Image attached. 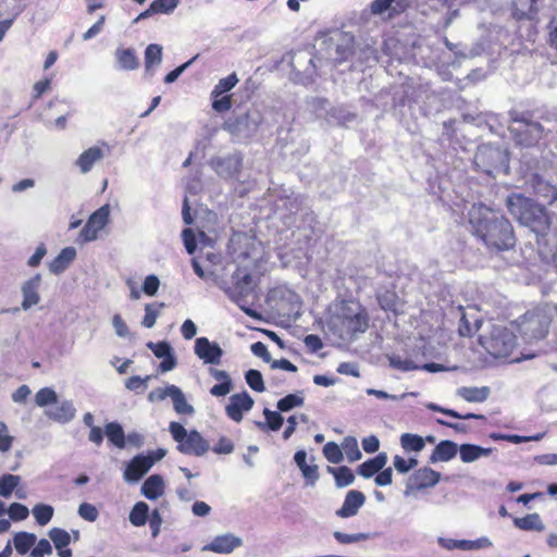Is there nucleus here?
<instances>
[{
	"label": "nucleus",
	"mask_w": 557,
	"mask_h": 557,
	"mask_svg": "<svg viewBox=\"0 0 557 557\" xmlns=\"http://www.w3.org/2000/svg\"><path fill=\"white\" fill-rule=\"evenodd\" d=\"M234 450V443L226 436H221L213 445L212 451L218 455H228Z\"/></svg>",
	"instance_id": "nucleus-60"
},
{
	"label": "nucleus",
	"mask_w": 557,
	"mask_h": 557,
	"mask_svg": "<svg viewBox=\"0 0 557 557\" xmlns=\"http://www.w3.org/2000/svg\"><path fill=\"white\" fill-rule=\"evenodd\" d=\"M473 163L479 171L487 175H493L496 171L507 168L508 156L506 151L499 147L483 144L478 147Z\"/></svg>",
	"instance_id": "nucleus-7"
},
{
	"label": "nucleus",
	"mask_w": 557,
	"mask_h": 557,
	"mask_svg": "<svg viewBox=\"0 0 557 557\" xmlns=\"http://www.w3.org/2000/svg\"><path fill=\"white\" fill-rule=\"evenodd\" d=\"M272 298H277V312L292 320H297L301 314L302 302L300 297L288 288H277L272 292Z\"/></svg>",
	"instance_id": "nucleus-9"
},
{
	"label": "nucleus",
	"mask_w": 557,
	"mask_h": 557,
	"mask_svg": "<svg viewBox=\"0 0 557 557\" xmlns=\"http://www.w3.org/2000/svg\"><path fill=\"white\" fill-rule=\"evenodd\" d=\"M21 483V476L15 474H3L0 476V495L2 497H10Z\"/></svg>",
	"instance_id": "nucleus-42"
},
{
	"label": "nucleus",
	"mask_w": 557,
	"mask_h": 557,
	"mask_svg": "<svg viewBox=\"0 0 557 557\" xmlns=\"http://www.w3.org/2000/svg\"><path fill=\"white\" fill-rule=\"evenodd\" d=\"M239 82L236 73H232L228 76L221 78L211 91V98H218L223 96L225 92L233 89Z\"/></svg>",
	"instance_id": "nucleus-41"
},
{
	"label": "nucleus",
	"mask_w": 557,
	"mask_h": 557,
	"mask_svg": "<svg viewBox=\"0 0 557 557\" xmlns=\"http://www.w3.org/2000/svg\"><path fill=\"white\" fill-rule=\"evenodd\" d=\"M460 459L465 463L473 462L483 456H490L492 448H484L474 444H462L458 447Z\"/></svg>",
	"instance_id": "nucleus-30"
},
{
	"label": "nucleus",
	"mask_w": 557,
	"mask_h": 557,
	"mask_svg": "<svg viewBox=\"0 0 557 557\" xmlns=\"http://www.w3.org/2000/svg\"><path fill=\"white\" fill-rule=\"evenodd\" d=\"M491 394L488 386H462L457 389V395L468 403H483Z\"/></svg>",
	"instance_id": "nucleus-28"
},
{
	"label": "nucleus",
	"mask_w": 557,
	"mask_h": 557,
	"mask_svg": "<svg viewBox=\"0 0 557 557\" xmlns=\"http://www.w3.org/2000/svg\"><path fill=\"white\" fill-rule=\"evenodd\" d=\"M304 405V398L296 394H288L285 397L281 398L277 401V409L280 411L286 412L292 410L295 407H300Z\"/></svg>",
	"instance_id": "nucleus-49"
},
{
	"label": "nucleus",
	"mask_w": 557,
	"mask_h": 557,
	"mask_svg": "<svg viewBox=\"0 0 557 557\" xmlns=\"http://www.w3.org/2000/svg\"><path fill=\"white\" fill-rule=\"evenodd\" d=\"M456 312L458 313L459 315V320H460V323H459V326H458V334L461 336V337H470L472 336L480 327V322L479 320H474L473 323H470V321L467 319V315L463 311V307L462 306H458L456 308Z\"/></svg>",
	"instance_id": "nucleus-38"
},
{
	"label": "nucleus",
	"mask_w": 557,
	"mask_h": 557,
	"mask_svg": "<svg viewBox=\"0 0 557 557\" xmlns=\"http://www.w3.org/2000/svg\"><path fill=\"white\" fill-rule=\"evenodd\" d=\"M245 379L252 391L261 393L265 389L262 375L258 370H248L246 372Z\"/></svg>",
	"instance_id": "nucleus-50"
},
{
	"label": "nucleus",
	"mask_w": 557,
	"mask_h": 557,
	"mask_svg": "<svg viewBox=\"0 0 557 557\" xmlns=\"http://www.w3.org/2000/svg\"><path fill=\"white\" fill-rule=\"evenodd\" d=\"M110 206L103 205L97 209L88 219L85 226L79 233V239L83 243L95 240L98 236V232L101 231L109 222Z\"/></svg>",
	"instance_id": "nucleus-11"
},
{
	"label": "nucleus",
	"mask_w": 557,
	"mask_h": 557,
	"mask_svg": "<svg viewBox=\"0 0 557 557\" xmlns=\"http://www.w3.org/2000/svg\"><path fill=\"white\" fill-rule=\"evenodd\" d=\"M243 542L239 537L233 534H223L215 536L205 549L218 553V554H230L235 548L242 546Z\"/></svg>",
	"instance_id": "nucleus-19"
},
{
	"label": "nucleus",
	"mask_w": 557,
	"mask_h": 557,
	"mask_svg": "<svg viewBox=\"0 0 557 557\" xmlns=\"http://www.w3.org/2000/svg\"><path fill=\"white\" fill-rule=\"evenodd\" d=\"M75 258L76 249L74 247H65L49 263V271L54 275H59L70 267V264L74 261Z\"/></svg>",
	"instance_id": "nucleus-22"
},
{
	"label": "nucleus",
	"mask_w": 557,
	"mask_h": 557,
	"mask_svg": "<svg viewBox=\"0 0 557 557\" xmlns=\"http://www.w3.org/2000/svg\"><path fill=\"white\" fill-rule=\"evenodd\" d=\"M37 542V536L34 533L21 531L14 534L13 544L15 550L20 555L27 554Z\"/></svg>",
	"instance_id": "nucleus-35"
},
{
	"label": "nucleus",
	"mask_w": 557,
	"mask_h": 557,
	"mask_svg": "<svg viewBox=\"0 0 557 557\" xmlns=\"http://www.w3.org/2000/svg\"><path fill=\"white\" fill-rule=\"evenodd\" d=\"M260 114L257 111L247 112L226 123V128L234 134L249 135L258 128Z\"/></svg>",
	"instance_id": "nucleus-16"
},
{
	"label": "nucleus",
	"mask_w": 557,
	"mask_h": 557,
	"mask_svg": "<svg viewBox=\"0 0 557 557\" xmlns=\"http://www.w3.org/2000/svg\"><path fill=\"white\" fill-rule=\"evenodd\" d=\"M243 244L247 250L239 251L236 255V269L232 272L231 278H227L228 268L225 265L220 253L211 250L201 251V256L191 259V265L195 273L205 282L215 284L225 294L234 300L240 308H245L249 298H255L256 280L253 270L261 258L258 243L247 236H237L232 239L234 243Z\"/></svg>",
	"instance_id": "nucleus-1"
},
{
	"label": "nucleus",
	"mask_w": 557,
	"mask_h": 557,
	"mask_svg": "<svg viewBox=\"0 0 557 557\" xmlns=\"http://www.w3.org/2000/svg\"><path fill=\"white\" fill-rule=\"evenodd\" d=\"M183 242L185 248L189 255H193L197 248V243H199L201 247V251L206 246H210V240L206 237L203 232L198 234V237L194 234L190 228H185L182 233Z\"/></svg>",
	"instance_id": "nucleus-33"
},
{
	"label": "nucleus",
	"mask_w": 557,
	"mask_h": 557,
	"mask_svg": "<svg viewBox=\"0 0 557 557\" xmlns=\"http://www.w3.org/2000/svg\"><path fill=\"white\" fill-rule=\"evenodd\" d=\"M178 3L180 0H154L151 2V11L170 14L177 8Z\"/></svg>",
	"instance_id": "nucleus-55"
},
{
	"label": "nucleus",
	"mask_w": 557,
	"mask_h": 557,
	"mask_svg": "<svg viewBox=\"0 0 557 557\" xmlns=\"http://www.w3.org/2000/svg\"><path fill=\"white\" fill-rule=\"evenodd\" d=\"M537 0H515L512 16L516 20H535L539 13Z\"/></svg>",
	"instance_id": "nucleus-23"
},
{
	"label": "nucleus",
	"mask_w": 557,
	"mask_h": 557,
	"mask_svg": "<svg viewBox=\"0 0 557 557\" xmlns=\"http://www.w3.org/2000/svg\"><path fill=\"white\" fill-rule=\"evenodd\" d=\"M521 225L530 227L532 232L537 235H544L549 228V215L544 207L535 203L530 206V210L522 213V216L518 220Z\"/></svg>",
	"instance_id": "nucleus-10"
},
{
	"label": "nucleus",
	"mask_w": 557,
	"mask_h": 557,
	"mask_svg": "<svg viewBox=\"0 0 557 557\" xmlns=\"http://www.w3.org/2000/svg\"><path fill=\"white\" fill-rule=\"evenodd\" d=\"M393 465L397 472L407 473L418 466V459L413 457L405 459L404 457L396 455L393 459Z\"/></svg>",
	"instance_id": "nucleus-54"
},
{
	"label": "nucleus",
	"mask_w": 557,
	"mask_h": 557,
	"mask_svg": "<svg viewBox=\"0 0 557 557\" xmlns=\"http://www.w3.org/2000/svg\"><path fill=\"white\" fill-rule=\"evenodd\" d=\"M323 455L331 463H339L343 458V450L335 442H327L323 447Z\"/></svg>",
	"instance_id": "nucleus-47"
},
{
	"label": "nucleus",
	"mask_w": 557,
	"mask_h": 557,
	"mask_svg": "<svg viewBox=\"0 0 557 557\" xmlns=\"http://www.w3.org/2000/svg\"><path fill=\"white\" fill-rule=\"evenodd\" d=\"M8 513L13 521H22L28 517L29 510L23 504L13 503L9 506Z\"/></svg>",
	"instance_id": "nucleus-59"
},
{
	"label": "nucleus",
	"mask_w": 557,
	"mask_h": 557,
	"mask_svg": "<svg viewBox=\"0 0 557 557\" xmlns=\"http://www.w3.org/2000/svg\"><path fill=\"white\" fill-rule=\"evenodd\" d=\"M327 471L334 475L337 487H346L352 484L355 480L352 470L347 466H341L337 468L327 467Z\"/></svg>",
	"instance_id": "nucleus-37"
},
{
	"label": "nucleus",
	"mask_w": 557,
	"mask_h": 557,
	"mask_svg": "<svg viewBox=\"0 0 557 557\" xmlns=\"http://www.w3.org/2000/svg\"><path fill=\"white\" fill-rule=\"evenodd\" d=\"M242 157L234 153L225 157H215L210 160V166L223 178L234 177L242 166Z\"/></svg>",
	"instance_id": "nucleus-13"
},
{
	"label": "nucleus",
	"mask_w": 557,
	"mask_h": 557,
	"mask_svg": "<svg viewBox=\"0 0 557 557\" xmlns=\"http://www.w3.org/2000/svg\"><path fill=\"white\" fill-rule=\"evenodd\" d=\"M153 466V459L147 456H135L124 471V479L128 482H136L141 479Z\"/></svg>",
	"instance_id": "nucleus-17"
},
{
	"label": "nucleus",
	"mask_w": 557,
	"mask_h": 557,
	"mask_svg": "<svg viewBox=\"0 0 557 557\" xmlns=\"http://www.w3.org/2000/svg\"><path fill=\"white\" fill-rule=\"evenodd\" d=\"M115 58L119 62V65L121 69L126 71H133L138 67L139 62L135 54L134 49L127 48V49H116L115 51Z\"/></svg>",
	"instance_id": "nucleus-36"
},
{
	"label": "nucleus",
	"mask_w": 557,
	"mask_h": 557,
	"mask_svg": "<svg viewBox=\"0 0 557 557\" xmlns=\"http://www.w3.org/2000/svg\"><path fill=\"white\" fill-rule=\"evenodd\" d=\"M333 536L339 544H351L369 539L367 533L346 534L341 531H335Z\"/></svg>",
	"instance_id": "nucleus-57"
},
{
	"label": "nucleus",
	"mask_w": 557,
	"mask_h": 557,
	"mask_svg": "<svg viewBox=\"0 0 557 557\" xmlns=\"http://www.w3.org/2000/svg\"><path fill=\"white\" fill-rule=\"evenodd\" d=\"M469 222L474 233L491 249L507 250L515 245L510 222L483 203H474L469 210Z\"/></svg>",
	"instance_id": "nucleus-3"
},
{
	"label": "nucleus",
	"mask_w": 557,
	"mask_h": 557,
	"mask_svg": "<svg viewBox=\"0 0 557 557\" xmlns=\"http://www.w3.org/2000/svg\"><path fill=\"white\" fill-rule=\"evenodd\" d=\"M52 554V546L46 539H41L33 546L30 552L32 557H45Z\"/></svg>",
	"instance_id": "nucleus-61"
},
{
	"label": "nucleus",
	"mask_w": 557,
	"mask_h": 557,
	"mask_svg": "<svg viewBox=\"0 0 557 557\" xmlns=\"http://www.w3.org/2000/svg\"><path fill=\"white\" fill-rule=\"evenodd\" d=\"M456 546L460 549L471 550V549L491 547L492 542L487 537H481L475 541L462 540V541H459L456 544Z\"/></svg>",
	"instance_id": "nucleus-56"
},
{
	"label": "nucleus",
	"mask_w": 557,
	"mask_h": 557,
	"mask_svg": "<svg viewBox=\"0 0 557 557\" xmlns=\"http://www.w3.org/2000/svg\"><path fill=\"white\" fill-rule=\"evenodd\" d=\"M430 408L434 411H438V412H442L446 416H449L451 418H456V419H462V420H470V419H473V420H485V416L483 414H478V413H472V412H468V413H459L458 411L454 410V409H446V408H442L437 405H431Z\"/></svg>",
	"instance_id": "nucleus-46"
},
{
	"label": "nucleus",
	"mask_w": 557,
	"mask_h": 557,
	"mask_svg": "<svg viewBox=\"0 0 557 557\" xmlns=\"http://www.w3.org/2000/svg\"><path fill=\"white\" fill-rule=\"evenodd\" d=\"M548 42L552 48L557 50V12L548 24Z\"/></svg>",
	"instance_id": "nucleus-64"
},
{
	"label": "nucleus",
	"mask_w": 557,
	"mask_h": 557,
	"mask_svg": "<svg viewBox=\"0 0 557 557\" xmlns=\"http://www.w3.org/2000/svg\"><path fill=\"white\" fill-rule=\"evenodd\" d=\"M205 363L219 364L224 350H195Z\"/></svg>",
	"instance_id": "nucleus-62"
},
{
	"label": "nucleus",
	"mask_w": 557,
	"mask_h": 557,
	"mask_svg": "<svg viewBox=\"0 0 557 557\" xmlns=\"http://www.w3.org/2000/svg\"><path fill=\"white\" fill-rule=\"evenodd\" d=\"M148 517L149 506L145 502L136 503L129 512V521L135 527L145 525Z\"/></svg>",
	"instance_id": "nucleus-40"
},
{
	"label": "nucleus",
	"mask_w": 557,
	"mask_h": 557,
	"mask_svg": "<svg viewBox=\"0 0 557 557\" xmlns=\"http://www.w3.org/2000/svg\"><path fill=\"white\" fill-rule=\"evenodd\" d=\"M263 414L265 417V421L267 422H265V424L259 422L258 425L260 428H264L267 425L272 431H277V430L281 429V426L283 425V422H284V419L281 416V413H278L277 411H272V410L265 408L263 410Z\"/></svg>",
	"instance_id": "nucleus-45"
},
{
	"label": "nucleus",
	"mask_w": 557,
	"mask_h": 557,
	"mask_svg": "<svg viewBox=\"0 0 557 557\" xmlns=\"http://www.w3.org/2000/svg\"><path fill=\"white\" fill-rule=\"evenodd\" d=\"M49 537L53 542L55 548H64L67 547L71 542V536L67 531L53 528L49 531Z\"/></svg>",
	"instance_id": "nucleus-48"
},
{
	"label": "nucleus",
	"mask_w": 557,
	"mask_h": 557,
	"mask_svg": "<svg viewBox=\"0 0 557 557\" xmlns=\"http://www.w3.org/2000/svg\"><path fill=\"white\" fill-rule=\"evenodd\" d=\"M58 397L55 392L50 387L40 388L35 396V401L39 407H45L50 404L57 403Z\"/></svg>",
	"instance_id": "nucleus-51"
},
{
	"label": "nucleus",
	"mask_w": 557,
	"mask_h": 557,
	"mask_svg": "<svg viewBox=\"0 0 557 557\" xmlns=\"http://www.w3.org/2000/svg\"><path fill=\"white\" fill-rule=\"evenodd\" d=\"M387 462V456L385 453H380L375 457L362 462L357 468V473L363 478H371L374 474H377L379 471H381Z\"/></svg>",
	"instance_id": "nucleus-25"
},
{
	"label": "nucleus",
	"mask_w": 557,
	"mask_h": 557,
	"mask_svg": "<svg viewBox=\"0 0 557 557\" xmlns=\"http://www.w3.org/2000/svg\"><path fill=\"white\" fill-rule=\"evenodd\" d=\"M160 281L159 278L151 274L148 275L143 284V292L148 296H154L159 289Z\"/></svg>",
	"instance_id": "nucleus-63"
},
{
	"label": "nucleus",
	"mask_w": 557,
	"mask_h": 557,
	"mask_svg": "<svg viewBox=\"0 0 557 557\" xmlns=\"http://www.w3.org/2000/svg\"><path fill=\"white\" fill-rule=\"evenodd\" d=\"M532 203V199L524 197L521 194H512L508 196L506 200L508 211L517 221L522 216V213H525L527 210H530V206Z\"/></svg>",
	"instance_id": "nucleus-26"
},
{
	"label": "nucleus",
	"mask_w": 557,
	"mask_h": 557,
	"mask_svg": "<svg viewBox=\"0 0 557 557\" xmlns=\"http://www.w3.org/2000/svg\"><path fill=\"white\" fill-rule=\"evenodd\" d=\"M508 129L515 140L522 146L537 144L544 134L543 126L539 122L533 121L527 113L512 116Z\"/></svg>",
	"instance_id": "nucleus-6"
},
{
	"label": "nucleus",
	"mask_w": 557,
	"mask_h": 557,
	"mask_svg": "<svg viewBox=\"0 0 557 557\" xmlns=\"http://www.w3.org/2000/svg\"><path fill=\"white\" fill-rule=\"evenodd\" d=\"M513 524L524 531H542L543 522L537 513H529L522 518H516Z\"/></svg>",
	"instance_id": "nucleus-39"
},
{
	"label": "nucleus",
	"mask_w": 557,
	"mask_h": 557,
	"mask_svg": "<svg viewBox=\"0 0 557 557\" xmlns=\"http://www.w3.org/2000/svg\"><path fill=\"white\" fill-rule=\"evenodd\" d=\"M141 493L150 500L159 498L164 493L163 478L159 474H152L147 478L141 485Z\"/></svg>",
	"instance_id": "nucleus-27"
},
{
	"label": "nucleus",
	"mask_w": 557,
	"mask_h": 557,
	"mask_svg": "<svg viewBox=\"0 0 557 557\" xmlns=\"http://www.w3.org/2000/svg\"><path fill=\"white\" fill-rule=\"evenodd\" d=\"M364 502L366 497L362 492L351 490L346 494L343 506L336 510V516L339 518L354 517Z\"/></svg>",
	"instance_id": "nucleus-18"
},
{
	"label": "nucleus",
	"mask_w": 557,
	"mask_h": 557,
	"mask_svg": "<svg viewBox=\"0 0 557 557\" xmlns=\"http://www.w3.org/2000/svg\"><path fill=\"white\" fill-rule=\"evenodd\" d=\"M40 285L41 275L39 273L35 274L34 276L22 283L21 294L23 299L21 302V308L24 311L29 310L30 308L37 306L40 302Z\"/></svg>",
	"instance_id": "nucleus-14"
},
{
	"label": "nucleus",
	"mask_w": 557,
	"mask_h": 557,
	"mask_svg": "<svg viewBox=\"0 0 557 557\" xmlns=\"http://www.w3.org/2000/svg\"><path fill=\"white\" fill-rule=\"evenodd\" d=\"M342 449L346 454L347 459L350 462L357 461L361 458V451L358 446V442L352 436H346L342 443Z\"/></svg>",
	"instance_id": "nucleus-43"
},
{
	"label": "nucleus",
	"mask_w": 557,
	"mask_h": 557,
	"mask_svg": "<svg viewBox=\"0 0 557 557\" xmlns=\"http://www.w3.org/2000/svg\"><path fill=\"white\" fill-rule=\"evenodd\" d=\"M458 445L449 440L441 441L430 455L429 461L432 463L447 462L456 457Z\"/></svg>",
	"instance_id": "nucleus-20"
},
{
	"label": "nucleus",
	"mask_w": 557,
	"mask_h": 557,
	"mask_svg": "<svg viewBox=\"0 0 557 557\" xmlns=\"http://www.w3.org/2000/svg\"><path fill=\"white\" fill-rule=\"evenodd\" d=\"M78 515L82 519L88 522H95L99 517V511L95 505L82 503L78 507Z\"/></svg>",
	"instance_id": "nucleus-58"
},
{
	"label": "nucleus",
	"mask_w": 557,
	"mask_h": 557,
	"mask_svg": "<svg viewBox=\"0 0 557 557\" xmlns=\"http://www.w3.org/2000/svg\"><path fill=\"white\" fill-rule=\"evenodd\" d=\"M531 184L534 193L539 197L543 198L547 203L550 205L557 200V187L545 181L543 177L534 175L531 180Z\"/></svg>",
	"instance_id": "nucleus-24"
},
{
	"label": "nucleus",
	"mask_w": 557,
	"mask_h": 557,
	"mask_svg": "<svg viewBox=\"0 0 557 557\" xmlns=\"http://www.w3.org/2000/svg\"><path fill=\"white\" fill-rule=\"evenodd\" d=\"M253 406V399L247 392L233 394L230 397V403L225 408L226 414L235 422L243 420V414L249 411Z\"/></svg>",
	"instance_id": "nucleus-15"
},
{
	"label": "nucleus",
	"mask_w": 557,
	"mask_h": 557,
	"mask_svg": "<svg viewBox=\"0 0 557 557\" xmlns=\"http://www.w3.org/2000/svg\"><path fill=\"white\" fill-rule=\"evenodd\" d=\"M162 61V47L158 44H150L145 50L146 73L153 75V66H158Z\"/></svg>",
	"instance_id": "nucleus-34"
},
{
	"label": "nucleus",
	"mask_w": 557,
	"mask_h": 557,
	"mask_svg": "<svg viewBox=\"0 0 557 557\" xmlns=\"http://www.w3.org/2000/svg\"><path fill=\"white\" fill-rule=\"evenodd\" d=\"M369 327L366 308L356 300H335L330 304L324 331L330 337L349 343Z\"/></svg>",
	"instance_id": "nucleus-2"
},
{
	"label": "nucleus",
	"mask_w": 557,
	"mask_h": 557,
	"mask_svg": "<svg viewBox=\"0 0 557 557\" xmlns=\"http://www.w3.org/2000/svg\"><path fill=\"white\" fill-rule=\"evenodd\" d=\"M103 158L104 153L102 149L98 146H92L79 154L75 161V164L78 166L83 174H86L90 172L92 166Z\"/></svg>",
	"instance_id": "nucleus-21"
},
{
	"label": "nucleus",
	"mask_w": 557,
	"mask_h": 557,
	"mask_svg": "<svg viewBox=\"0 0 557 557\" xmlns=\"http://www.w3.org/2000/svg\"><path fill=\"white\" fill-rule=\"evenodd\" d=\"M552 320V307L545 306L525 312L512 323L522 337L528 341L545 337Z\"/></svg>",
	"instance_id": "nucleus-4"
},
{
	"label": "nucleus",
	"mask_w": 557,
	"mask_h": 557,
	"mask_svg": "<svg viewBox=\"0 0 557 557\" xmlns=\"http://www.w3.org/2000/svg\"><path fill=\"white\" fill-rule=\"evenodd\" d=\"M53 507L46 504H37L33 508V515L39 525H46L53 517Z\"/></svg>",
	"instance_id": "nucleus-44"
},
{
	"label": "nucleus",
	"mask_w": 557,
	"mask_h": 557,
	"mask_svg": "<svg viewBox=\"0 0 557 557\" xmlns=\"http://www.w3.org/2000/svg\"><path fill=\"white\" fill-rule=\"evenodd\" d=\"M399 443L403 450L409 453H420L425 447V440L413 433H403L399 437Z\"/></svg>",
	"instance_id": "nucleus-32"
},
{
	"label": "nucleus",
	"mask_w": 557,
	"mask_h": 557,
	"mask_svg": "<svg viewBox=\"0 0 557 557\" xmlns=\"http://www.w3.org/2000/svg\"><path fill=\"white\" fill-rule=\"evenodd\" d=\"M161 307H163V304H150L146 306L145 317L141 322L145 327L150 329L154 325Z\"/></svg>",
	"instance_id": "nucleus-52"
},
{
	"label": "nucleus",
	"mask_w": 557,
	"mask_h": 557,
	"mask_svg": "<svg viewBox=\"0 0 557 557\" xmlns=\"http://www.w3.org/2000/svg\"><path fill=\"white\" fill-rule=\"evenodd\" d=\"M441 480V473L430 467L416 470L408 479L406 493L422 491L435 486Z\"/></svg>",
	"instance_id": "nucleus-12"
},
{
	"label": "nucleus",
	"mask_w": 557,
	"mask_h": 557,
	"mask_svg": "<svg viewBox=\"0 0 557 557\" xmlns=\"http://www.w3.org/2000/svg\"><path fill=\"white\" fill-rule=\"evenodd\" d=\"M156 357L161 358L162 361L159 366L162 372H168L176 366V359L171 354L172 350H152Z\"/></svg>",
	"instance_id": "nucleus-53"
},
{
	"label": "nucleus",
	"mask_w": 557,
	"mask_h": 557,
	"mask_svg": "<svg viewBox=\"0 0 557 557\" xmlns=\"http://www.w3.org/2000/svg\"><path fill=\"white\" fill-rule=\"evenodd\" d=\"M104 433L110 444L119 449L126 446V437L122 425L117 422H109L104 426Z\"/></svg>",
	"instance_id": "nucleus-31"
},
{
	"label": "nucleus",
	"mask_w": 557,
	"mask_h": 557,
	"mask_svg": "<svg viewBox=\"0 0 557 557\" xmlns=\"http://www.w3.org/2000/svg\"><path fill=\"white\" fill-rule=\"evenodd\" d=\"M513 351L515 350H473V352L479 355L478 359L480 361L475 367L478 369L498 367L536 357V354H520L519 356H513Z\"/></svg>",
	"instance_id": "nucleus-8"
},
{
	"label": "nucleus",
	"mask_w": 557,
	"mask_h": 557,
	"mask_svg": "<svg viewBox=\"0 0 557 557\" xmlns=\"http://www.w3.org/2000/svg\"><path fill=\"white\" fill-rule=\"evenodd\" d=\"M168 395L171 397L174 406V410L178 414L190 416L194 413V407L186 400L184 393L175 385L168 387Z\"/></svg>",
	"instance_id": "nucleus-29"
},
{
	"label": "nucleus",
	"mask_w": 557,
	"mask_h": 557,
	"mask_svg": "<svg viewBox=\"0 0 557 557\" xmlns=\"http://www.w3.org/2000/svg\"><path fill=\"white\" fill-rule=\"evenodd\" d=\"M169 431L177 443V450L184 455L201 457L210 450L209 442L197 430L187 432L180 422L172 421Z\"/></svg>",
	"instance_id": "nucleus-5"
}]
</instances>
